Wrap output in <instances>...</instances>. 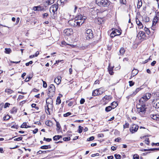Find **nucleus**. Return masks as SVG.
Masks as SVG:
<instances>
[{
    "label": "nucleus",
    "instance_id": "f257e3e1",
    "mask_svg": "<svg viewBox=\"0 0 159 159\" xmlns=\"http://www.w3.org/2000/svg\"><path fill=\"white\" fill-rule=\"evenodd\" d=\"M59 4V3H57H57L52 5L50 8L49 10L50 12L51 13L52 11L53 13V15L51 16L53 19H55L57 18V11L58 8V5Z\"/></svg>",
    "mask_w": 159,
    "mask_h": 159
},
{
    "label": "nucleus",
    "instance_id": "f03ea898",
    "mask_svg": "<svg viewBox=\"0 0 159 159\" xmlns=\"http://www.w3.org/2000/svg\"><path fill=\"white\" fill-rule=\"evenodd\" d=\"M96 2L99 6L108 7L110 5V2L108 0H96Z\"/></svg>",
    "mask_w": 159,
    "mask_h": 159
},
{
    "label": "nucleus",
    "instance_id": "7ed1b4c3",
    "mask_svg": "<svg viewBox=\"0 0 159 159\" xmlns=\"http://www.w3.org/2000/svg\"><path fill=\"white\" fill-rule=\"evenodd\" d=\"M68 23L72 26L74 27L79 26L81 25V21L78 20H69Z\"/></svg>",
    "mask_w": 159,
    "mask_h": 159
},
{
    "label": "nucleus",
    "instance_id": "20e7f679",
    "mask_svg": "<svg viewBox=\"0 0 159 159\" xmlns=\"http://www.w3.org/2000/svg\"><path fill=\"white\" fill-rule=\"evenodd\" d=\"M85 36L87 40H89L92 39L93 37V31L91 29H88L86 30L85 33Z\"/></svg>",
    "mask_w": 159,
    "mask_h": 159
},
{
    "label": "nucleus",
    "instance_id": "39448f33",
    "mask_svg": "<svg viewBox=\"0 0 159 159\" xmlns=\"http://www.w3.org/2000/svg\"><path fill=\"white\" fill-rule=\"evenodd\" d=\"M121 34L120 32L117 29H115L110 34V36L111 38H113L117 35H119Z\"/></svg>",
    "mask_w": 159,
    "mask_h": 159
},
{
    "label": "nucleus",
    "instance_id": "423d86ee",
    "mask_svg": "<svg viewBox=\"0 0 159 159\" xmlns=\"http://www.w3.org/2000/svg\"><path fill=\"white\" fill-rule=\"evenodd\" d=\"M63 32L65 35L68 36L71 35L73 33V30L71 28L66 29L64 30Z\"/></svg>",
    "mask_w": 159,
    "mask_h": 159
},
{
    "label": "nucleus",
    "instance_id": "0eeeda50",
    "mask_svg": "<svg viewBox=\"0 0 159 159\" xmlns=\"http://www.w3.org/2000/svg\"><path fill=\"white\" fill-rule=\"evenodd\" d=\"M55 120L56 122V126L57 128L56 129V130L57 131L58 134H59V132H61L62 133V129L59 123L57 121V120L55 119Z\"/></svg>",
    "mask_w": 159,
    "mask_h": 159
},
{
    "label": "nucleus",
    "instance_id": "6e6552de",
    "mask_svg": "<svg viewBox=\"0 0 159 159\" xmlns=\"http://www.w3.org/2000/svg\"><path fill=\"white\" fill-rule=\"evenodd\" d=\"M46 102L47 104L50 105V107H52V108L53 107V99L50 97H48L46 100Z\"/></svg>",
    "mask_w": 159,
    "mask_h": 159
},
{
    "label": "nucleus",
    "instance_id": "1a4fd4ad",
    "mask_svg": "<svg viewBox=\"0 0 159 159\" xmlns=\"http://www.w3.org/2000/svg\"><path fill=\"white\" fill-rule=\"evenodd\" d=\"M139 128V126L135 125H133V126L130 128V131L132 133H133V131L134 132H136Z\"/></svg>",
    "mask_w": 159,
    "mask_h": 159
},
{
    "label": "nucleus",
    "instance_id": "9d476101",
    "mask_svg": "<svg viewBox=\"0 0 159 159\" xmlns=\"http://www.w3.org/2000/svg\"><path fill=\"white\" fill-rule=\"evenodd\" d=\"M148 98L146 95H144L143 97H142L139 100V102L140 104H143V101L145 102L148 100Z\"/></svg>",
    "mask_w": 159,
    "mask_h": 159
},
{
    "label": "nucleus",
    "instance_id": "9b49d317",
    "mask_svg": "<svg viewBox=\"0 0 159 159\" xmlns=\"http://www.w3.org/2000/svg\"><path fill=\"white\" fill-rule=\"evenodd\" d=\"M55 1V0H48L44 2V5L45 7H47L49 5H51L53 4Z\"/></svg>",
    "mask_w": 159,
    "mask_h": 159
},
{
    "label": "nucleus",
    "instance_id": "f8f14e48",
    "mask_svg": "<svg viewBox=\"0 0 159 159\" xmlns=\"http://www.w3.org/2000/svg\"><path fill=\"white\" fill-rule=\"evenodd\" d=\"M77 18L80 19V20H81L80 21H81V25H82L83 23H84V20L86 19V18L85 16H83L82 17V15H80L78 16Z\"/></svg>",
    "mask_w": 159,
    "mask_h": 159
},
{
    "label": "nucleus",
    "instance_id": "ddd939ff",
    "mask_svg": "<svg viewBox=\"0 0 159 159\" xmlns=\"http://www.w3.org/2000/svg\"><path fill=\"white\" fill-rule=\"evenodd\" d=\"M139 71L137 69H134L132 71V74L130 79L132 77H134L138 74Z\"/></svg>",
    "mask_w": 159,
    "mask_h": 159
},
{
    "label": "nucleus",
    "instance_id": "4468645a",
    "mask_svg": "<svg viewBox=\"0 0 159 159\" xmlns=\"http://www.w3.org/2000/svg\"><path fill=\"white\" fill-rule=\"evenodd\" d=\"M141 107H140V110H142V113H144L146 111L147 108L146 107V105L145 104H142Z\"/></svg>",
    "mask_w": 159,
    "mask_h": 159
},
{
    "label": "nucleus",
    "instance_id": "2eb2a0df",
    "mask_svg": "<svg viewBox=\"0 0 159 159\" xmlns=\"http://www.w3.org/2000/svg\"><path fill=\"white\" fill-rule=\"evenodd\" d=\"M50 91H55V88L54 85L53 84H51L49 86V88L48 90V92H51Z\"/></svg>",
    "mask_w": 159,
    "mask_h": 159
},
{
    "label": "nucleus",
    "instance_id": "dca6fc26",
    "mask_svg": "<svg viewBox=\"0 0 159 159\" xmlns=\"http://www.w3.org/2000/svg\"><path fill=\"white\" fill-rule=\"evenodd\" d=\"M51 148V145H44L41 146L40 148L43 149H50Z\"/></svg>",
    "mask_w": 159,
    "mask_h": 159
},
{
    "label": "nucleus",
    "instance_id": "f3484780",
    "mask_svg": "<svg viewBox=\"0 0 159 159\" xmlns=\"http://www.w3.org/2000/svg\"><path fill=\"white\" fill-rule=\"evenodd\" d=\"M62 138V136L61 135H56L53 137V139L54 141H57Z\"/></svg>",
    "mask_w": 159,
    "mask_h": 159
},
{
    "label": "nucleus",
    "instance_id": "a211bd4d",
    "mask_svg": "<svg viewBox=\"0 0 159 159\" xmlns=\"http://www.w3.org/2000/svg\"><path fill=\"white\" fill-rule=\"evenodd\" d=\"M99 89H97L93 91L92 93V95L93 96H95L99 95Z\"/></svg>",
    "mask_w": 159,
    "mask_h": 159
},
{
    "label": "nucleus",
    "instance_id": "6ab92c4d",
    "mask_svg": "<svg viewBox=\"0 0 159 159\" xmlns=\"http://www.w3.org/2000/svg\"><path fill=\"white\" fill-rule=\"evenodd\" d=\"M158 20V17L156 16L154 17L152 21V26L155 25L156 23L157 22Z\"/></svg>",
    "mask_w": 159,
    "mask_h": 159
},
{
    "label": "nucleus",
    "instance_id": "aec40b11",
    "mask_svg": "<svg viewBox=\"0 0 159 159\" xmlns=\"http://www.w3.org/2000/svg\"><path fill=\"white\" fill-rule=\"evenodd\" d=\"M143 88H138L136 89L135 91L131 94L130 95L131 96H134L135 94H136L140 90H141Z\"/></svg>",
    "mask_w": 159,
    "mask_h": 159
},
{
    "label": "nucleus",
    "instance_id": "412c9836",
    "mask_svg": "<svg viewBox=\"0 0 159 159\" xmlns=\"http://www.w3.org/2000/svg\"><path fill=\"white\" fill-rule=\"evenodd\" d=\"M150 116L154 120H159V116H157V115H156L151 114Z\"/></svg>",
    "mask_w": 159,
    "mask_h": 159
},
{
    "label": "nucleus",
    "instance_id": "4be33fe9",
    "mask_svg": "<svg viewBox=\"0 0 159 159\" xmlns=\"http://www.w3.org/2000/svg\"><path fill=\"white\" fill-rule=\"evenodd\" d=\"M113 67H110V66H109L108 68V71L109 73L111 75H113V74L114 72H113Z\"/></svg>",
    "mask_w": 159,
    "mask_h": 159
},
{
    "label": "nucleus",
    "instance_id": "5701e85b",
    "mask_svg": "<svg viewBox=\"0 0 159 159\" xmlns=\"http://www.w3.org/2000/svg\"><path fill=\"white\" fill-rule=\"evenodd\" d=\"M51 92H48V97L52 98L54 96L55 93V91H51Z\"/></svg>",
    "mask_w": 159,
    "mask_h": 159
},
{
    "label": "nucleus",
    "instance_id": "b1692460",
    "mask_svg": "<svg viewBox=\"0 0 159 159\" xmlns=\"http://www.w3.org/2000/svg\"><path fill=\"white\" fill-rule=\"evenodd\" d=\"M139 34L140 35V36L143 39H144V38L146 37L145 33L143 31H140L139 32Z\"/></svg>",
    "mask_w": 159,
    "mask_h": 159
},
{
    "label": "nucleus",
    "instance_id": "393cba45",
    "mask_svg": "<svg viewBox=\"0 0 159 159\" xmlns=\"http://www.w3.org/2000/svg\"><path fill=\"white\" fill-rule=\"evenodd\" d=\"M17 111V109L16 107H14L12 108L11 110V113L12 114H16Z\"/></svg>",
    "mask_w": 159,
    "mask_h": 159
},
{
    "label": "nucleus",
    "instance_id": "a878e982",
    "mask_svg": "<svg viewBox=\"0 0 159 159\" xmlns=\"http://www.w3.org/2000/svg\"><path fill=\"white\" fill-rule=\"evenodd\" d=\"M68 0H58L57 3H60L61 5L63 6L64 5L65 2H66Z\"/></svg>",
    "mask_w": 159,
    "mask_h": 159
},
{
    "label": "nucleus",
    "instance_id": "bb28decb",
    "mask_svg": "<svg viewBox=\"0 0 159 159\" xmlns=\"http://www.w3.org/2000/svg\"><path fill=\"white\" fill-rule=\"evenodd\" d=\"M111 106H113L112 108L113 109H114L115 108H116L118 105V103L116 102H113L111 103Z\"/></svg>",
    "mask_w": 159,
    "mask_h": 159
},
{
    "label": "nucleus",
    "instance_id": "cd10ccee",
    "mask_svg": "<svg viewBox=\"0 0 159 159\" xmlns=\"http://www.w3.org/2000/svg\"><path fill=\"white\" fill-rule=\"evenodd\" d=\"M46 125L49 127L52 126L53 125V123L51 120H47L45 122Z\"/></svg>",
    "mask_w": 159,
    "mask_h": 159
},
{
    "label": "nucleus",
    "instance_id": "c85d7f7f",
    "mask_svg": "<svg viewBox=\"0 0 159 159\" xmlns=\"http://www.w3.org/2000/svg\"><path fill=\"white\" fill-rule=\"evenodd\" d=\"M112 109H113L112 107L111 106H109L106 107L105 110L106 112H108L111 111Z\"/></svg>",
    "mask_w": 159,
    "mask_h": 159
},
{
    "label": "nucleus",
    "instance_id": "c756f323",
    "mask_svg": "<svg viewBox=\"0 0 159 159\" xmlns=\"http://www.w3.org/2000/svg\"><path fill=\"white\" fill-rule=\"evenodd\" d=\"M103 98H104L105 99L108 100H110L111 99H112V97L111 95H105Z\"/></svg>",
    "mask_w": 159,
    "mask_h": 159
},
{
    "label": "nucleus",
    "instance_id": "7c9ffc66",
    "mask_svg": "<svg viewBox=\"0 0 159 159\" xmlns=\"http://www.w3.org/2000/svg\"><path fill=\"white\" fill-rule=\"evenodd\" d=\"M142 0H138L137 7L138 8H140L142 6Z\"/></svg>",
    "mask_w": 159,
    "mask_h": 159
},
{
    "label": "nucleus",
    "instance_id": "2f4dec72",
    "mask_svg": "<svg viewBox=\"0 0 159 159\" xmlns=\"http://www.w3.org/2000/svg\"><path fill=\"white\" fill-rule=\"evenodd\" d=\"M61 100L60 96H58L56 100V104H59L61 103Z\"/></svg>",
    "mask_w": 159,
    "mask_h": 159
},
{
    "label": "nucleus",
    "instance_id": "473e14b6",
    "mask_svg": "<svg viewBox=\"0 0 159 159\" xmlns=\"http://www.w3.org/2000/svg\"><path fill=\"white\" fill-rule=\"evenodd\" d=\"M11 52V49L10 48H5V52L7 54H9Z\"/></svg>",
    "mask_w": 159,
    "mask_h": 159
},
{
    "label": "nucleus",
    "instance_id": "72a5a7b5",
    "mask_svg": "<svg viewBox=\"0 0 159 159\" xmlns=\"http://www.w3.org/2000/svg\"><path fill=\"white\" fill-rule=\"evenodd\" d=\"M49 106H50V105H48V104H47V106H45V111H46V110H47L48 111V114L49 115H50V112L49 111L50 108L49 107Z\"/></svg>",
    "mask_w": 159,
    "mask_h": 159
},
{
    "label": "nucleus",
    "instance_id": "f704fd0d",
    "mask_svg": "<svg viewBox=\"0 0 159 159\" xmlns=\"http://www.w3.org/2000/svg\"><path fill=\"white\" fill-rule=\"evenodd\" d=\"M5 93H7L9 94H11L13 92V91L11 89H6L5 90Z\"/></svg>",
    "mask_w": 159,
    "mask_h": 159
},
{
    "label": "nucleus",
    "instance_id": "c9c22d12",
    "mask_svg": "<svg viewBox=\"0 0 159 159\" xmlns=\"http://www.w3.org/2000/svg\"><path fill=\"white\" fill-rule=\"evenodd\" d=\"M33 76V73H31L28 75H27L26 78L25 80H26L27 79H28L29 80H30L32 78Z\"/></svg>",
    "mask_w": 159,
    "mask_h": 159
},
{
    "label": "nucleus",
    "instance_id": "e433bc0d",
    "mask_svg": "<svg viewBox=\"0 0 159 159\" xmlns=\"http://www.w3.org/2000/svg\"><path fill=\"white\" fill-rule=\"evenodd\" d=\"M83 127L81 126L80 125L79 126V129L78 130V132L80 133H81L82 132L83 129Z\"/></svg>",
    "mask_w": 159,
    "mask_h": 159
},
{
    "label": "nucleus",
    "instance_id": "4c0bfd02",
    "mask_svg": "<svg viewBox=\"0 0 159 159\" xmlns=\"http://www.w3.org/2000/svg\"><path fill=\"white\" fill-rule=\"evenodd\" d=\"M114 157L116 159H120L121 158V156L120 155L117 154H114Z\"/></svg>",
    "mask_w": 159,
    "mask_h": 159
},
{
    "label": "nucleus",
    "instance_id": "58836bf2",
    "mask_svg": "<svg viewBox=\"0 0 159 159\" xmlns=\"http://www.w3.org/2000/svg\"><path fill=\"white\" fill-rule=\"evenodd\" d=\"M70 139V137H64L63 138V141H69Z\"/></svg>",
    "mask_w": 159,
    "mask_h": 159
},
{
    "label": "nucleus",
    "instance_id": "ea45409f",
    "mask_svg": "<svg viewBox=\"0 0 159 159\" xmlns=\"http://www.w3.org/2000/svg\"><path fill=\"white\" fill-rule=\"evenodd\" d=\"M120 52L121 54L123 55L125 52V50L123 48H121L120 49Z\"/></svg>",
    "mask_w": 159,
    "mask_h": 159
},
{
    "label": "nucleus",
    "instance_id": "a19ab883",
    "mask_svg": "<svg viewBox=\"0 0 159 159\" xmlns=\"http://www.w3.org/2000/svg\"><path fill=\"white\" fill-rule=\"evenodd\" d=\"M36 104L35 103H33L31 104V106L32 108H34L37 110L39 109V107H36Z\"/></svg>",
    "mask_w": 159,
    "mask_h": 159
},
{
    "label": "nucleus",
    "instance_id": "79ce46f5",
    "mask_svg": "<svg viewBox=\"0 0 159 159\" xmlns=\"http://www.w3.org/2000/svg\"><path fill=\"white\" fill-rule=\"evenodd\" d=\"M136 24L138 25L139 28H143V25L142 23L140 21Z\"/></svg>",
    "mask_w": 159,
    "mask_h": 159
},
{
    "label": "nucleus",
    "instance_id": "37998d69",
    "mask_svg": "<svg viewBox=\"0 0 159 159\" xmlns=\"http://www.w3.org/2000/svg\"><path fill=\"white\" fill-rule=\"evenodd\" d=\"M37 7L38 9V11H42L44 9V8L43 7H41L40 6H38Z\"/></svg>",
    "mask_w": 159,
    "mask_h": 159
},
{
    "label": "nucleus",
    "instance_id": "c03bdc74",
    "mask_svg": "<svg viewBox=\"0 0 159 159\" xmlns=\"http://www.w3.org/2000/svg\"><path fill=\"white\" fill-rule=\"evenodd\" d=\"M10 118V117L8 115H7V116H4L3 118V120L4 121L7 120H9Z\"/></svg>",
    "mask_w": 159,
    "mask_h": 159
},
{
    "label": "nucleus",
    "instance_id": "a18cd8bd",
    "mask_svg": "<svg viewBox=\"0 0 159 159\" xmlns=\"http://www.w3.org/2000/svg\"><path fill=\"white\" fill-rule=\"evenodd\" d=\"M94 136H92L89 138H88L87 139V141H91L93 140L94 139Z\"/></svg>",
    "mask_w": 159,
    "mask_h": 159
},
{
    "label": "nucleus",
    "instance_id": "49530a36",
    "mask_svg": "<svg viewBox=\"0 0 159 159\" xmlns=\"http://www.w3.org/2000/svg\"><path fill=\"white\" fill-rule=\"evenodd\" d=\"M43 82V87L44 88H46L47 87V84L46 81H44V80H42Z\"/></svg>",
    "mask_w": 159,
    "mask_h": 159
},
{
    "label": "nucleus",
    "instance_id": "de8ad7c7",
    "mask_svg": "<svg viewBox=\"0 0 159 159\" xmlns=\"http://www.w3.org/2000/svg\"><path fill=\"white\" fill-rule=\"evenodd\" d=\"M71 113L70 112H67L66 113L64 114L63 116L64 117H67L69 116H70L71 115Z\"/></svg>",
    "mask_w": 159,
    "mask_h": 159
},
{
    "label": "nucleus",
    "instance_id": "09e8293b",
    "mask_svg": "<svg viewBox=\"0 0 159 159\" xmlns=\"http://www.w3.org/2000/svg\"><path fill=\"white\" fill-rule=\"evenodd\" d=\"M129 124L127 122H126L125 124L123 125V128L124 129L128 128L129 127Z\"/></svg>",
    "mask_w": 159,
    "mask_h": 159
},
{
    "label": "nucleus",
    "instance_id": "8fccbe9b",
    "mask_svg": "<svg viewBox=\"0 0 159 159\" xmlns=\"http://www.w3.org/2000/svg\"><path fill=\"white\" fill-rule=\"evenodd\" d=\"M129 86L130 87L132 86L134 84V82L132 80L129 81Z\"/></svg>",
    "mask_w": 159,
    "mask_h": 159
},
{
    "label": "nucleus",
    "instance_id": "3c124183",
    "mask_svg": "<svg viewBox=\"0 0 159 159\" xmlns=\"http://www.w3.org/2000/svg\"><path fill=\"white\" fill-rule=\"evenodd\" d=\"M23 139V138L22 137H20L17 138L15 139H14V140L15 141H19Z\"/></svg>",
    "mask_w": 159,
    "mask_h": 159
},
{
    "label": "nucleus",
    "instance_id": "603ef678",
    "mask_svg": "<svg viewBox=\"0 0 159 159\" xmlns=\"http://www.w3.org/2000/svg\"><path fill=\"white\" fill-rule=\"evenodd\" d=\"M133 159H139V156L137 154H135L134 155Z\"/></svg>",
    "mask_w": 159,
    "mask_h": 159
},
{
    "label": "nucleus",
    "instance_id": "864d4df0",
    "mask_svg": "<svg viewBox=\"0 0 159 159\" xmlns=\"http://www.w3.org/2000/svg\"><path fill=\"white\" fill-rule=\"evenodd\" d=\"M118 82H119V81L116 82H115L114 83H112V82H111V81L109 82V83L110 84V86H114V85H116L117 83H118Z\"/></svg>",
    "mask_w": 159,
    "mask_h": 159
},
{
    "label": "nucleus",
    "instance_id": "5fc2aeb1",
    "mask_svg": "<svg viewBox=\"0 0 159 159\" xmlns=\"http://www.w3.org/2000/svg\"><path fill=\"white\" fill-rule=\"evenodd\" d=\"M149 150L150 151H159V148H150Z\"/></svg>",
    "mask_w": 159,
    "mask_h": 159
},
{
    "label": "nucleus",
    "instance_id": "6e6d98bb",
    "mask_svg": "<svg viewBox=\"0 0 159 159\" xmlns=\"http://www.w3.org/2000/svg\"><path fill=\"white\" fill-rule=\"evenodd\" d=\"M145 31L146 32V34H147L148 35L150 34V31H149V30L148 28H145Z\"/></svg>",
    "mask_w": 159,
    "mask_h": 159
},
{
    "label": "nucleus",
    "instance_id": "4d7b16f0",
    "mask_svg": "<svg viewBox=\"0 0 159 159\" xmlns=\"http://www.w3.org/2000/svg\"><path fill=\"white\" fill-rule=\"evenodd\" d=\"M145 95L147 98H148V99L150 98L151 96V94L150 93H147L145 94Z\"/></svg>",
    "mask_w": 159,
    "mask_h": 159
},
{
    "label": "nucleus",
    "instance_id": "13d9d810",
    "mask_svg": "<svg viewBox=\"0 0 159 159\" xmlns=\"http://www.w3.org/2000/svg\"><path fill=\"white\" fill-rule=\"evenodd\" d=\"M10 104L8 102H6L5 103V105H4V108H6L7 107H9V106L10 105Z\"/></svg>",
    "mask_w": 159,
    "mask_h": 159
},
{
    "label": "nucleus",
    "instance_id": "bf43d9fd",
    "mask_svg": "<svg viewBox=\"0 0 159 159\" xmlns=\"http://www.w3.org/2000/svg\"><path fill=\"white\" fill-rule=\"evenodd\" d=\"M11 128H15L17 129L18 128L19 126L18 125H13L11 127Z\"/></svg>",
    "mask_w": 159,
    "mask_h": 159
},
{
    "label": "nucleus",
    "instance_id": "052dcab7",
    "mask_svg": "<svg viewBox=\"0 0 159 159\" xmlns=\"http://www.w3.org/2000/svg\"><path fill=\"white\" fill-rule=\"evenodd\" d=\"M85 102V99L83 98H81L80 101V103L81 104H83Z\"/></svg>",
    "mask_w": 159,
    "mask_h": 159
},
{
    "label": "nucleus",
    "instance_id": "680f3d73",
    "mask_svg": "<svg viewBox=\"0 0 159 159\" xmlns=\"http://www.w3.org/2000/svg\"><path fill=\"white\" fill-rule=\"evenodd\" d=\"M26 126V123L24 122L22 125L20 126L21 128H25V126Z\"/></svg>",
    "mask_w": 159,
    "mask_h": 159
},
{
    "label": "nucleus",
    "instance_id": "e2e57ef3",
    "mask_svg": "<svg viewBox=\"0 0 159 159\" xmlns=\"http://www.w3.org/2000/svg\"><path fill=\"white\" fill-rule=\"evenodd\" d=\"M52 151V150H48L43 151H42V153H46Z\"/></svg>",
    "mask_w": 159,
    "mask_h": 159
},
{
    "label": "nucleus",
    "instance_id": "0e129e2a",
    "mask_svg": "<svg viewBox=\"0 0 159 159\" xmlns=\"http://www.w3.org/2000/svg\"><path fill=\"white\" fill-rule=\"evenodd\" d=\"M146 142V143L148 145L149 144V143H150V141L149 140V138H146L145 140Z\"/></svg>",
    "mask_w": 159,
    "mask_h": 159
},
{
    "label": "nucleus",
    "instance_id": "69168bd1",
    "mask_svg": "<svg viewBox=\"0 0 159 159\" xmlns=\"http://www.w3.org/2000/svg\"><path fill=\"white\" fill-rule=\"evenodd\" d=\"M140 107H137V109L138 110V111L140 113V114H143V113H142V110H140Z\"/></svg>",
    "mask_w": 159,
    "mask_h": 159
},
{
    "label": "nucleus",
    "instance_id": "338daca9",
    "mask_svg": "<svg viewBox=\"0 0 159 159\" xmlns=\"http://www.w3.org/2000/svg\"><path fill=\"white\" fill-rule=\"evenodd\" d=\"M48 14L47 13H45L43 14V18L46 19L47 17Z\"/></svg>",
    "mask_w": 159,
    "mask_h": 159
},
{
    "label": "nucleus",
    "instance_id": "774afa93",
    "mask_svg": "<svg viewBox=\"0 0 159 159\" xmlns=\"http://www.w3.org/2000/svg\"><path fill=\"white\" fill-rule=\"evenodd\" d=\"M155 108H159V102H158L157 103L155 104Z\"/></svg>",
    "mask_w": 159,
    "mask_h": 159
}]
</instances>
